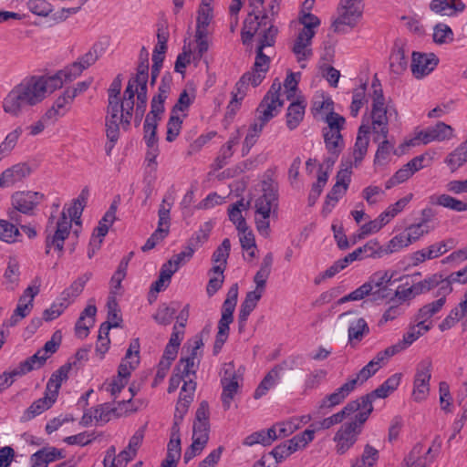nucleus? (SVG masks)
I'll return each mask as SVG.
<instances>
[{
	"label": "nucleus",
	"instance_id": "f257e3e1",
	"mask_svg": "<svg viewBox=\"0 0 467 467\" xmlns=\"http://www.w3.org/2000/svg\"><path fill=\"white\" fill-rule=\"evenodd\" d=\"M89 196L88 188H84L72 205L64 208L60 215L56 218L51 215L46 226V254H49L51 249H54L59 255L63 254L65 240L68 237L72 223H80V216L87 205Z\"/></svg>",
	"mask_w": 467,
	"mask_h": 467
},
{
	"label": "nucleus",
	"instance_id": "f03ea898",
	"mask_svg": "<svg viewBox=\"0 0 467 467\" xmlns=\"http://www.w3.org/2000/svg\"><path fill=\"white\" fill-rule=\"evenodd\" d=\"M400 353L399 347L395 344L386 348L384 350L379 351L376 356L363 367L354 377L349 379L341 387L337 389L333 393L327 395L320 403V408L331 409L342 403L347 397L356 389L358 384H362L370 377L375 375L377 371L386 365L388 361L396 354Z\"/></svg>",
	"mask_w": 467,
	"mask_h": 467
},
{
	"label": "nucleus",
	"instance_id": "7ed1b4c3",
	"mask_svg": "<svg viewBox=\"0 0 467 467\" xmlns=\"http://www.w3.org/2000/svg\"><path fill=\"white\" fill-rule=\"evenodd\" d=\"M278 201V184L274 178V171L268 170L262 181V194L254 202L256 230L265 237L269 235L270 217L277 216Z\"/></svg>",
	"mask_w": 467,
	"mask_h": 467
},
{
	"label": "nucleus",
	"instance_id": "20e7f679",
	"mask_svg": "<svg viewBox=\"0 0 467 467\" xmlns=\"http://www.w3.org/2000/svg\"><path fill=\"white\" fill-rule=\"evenodd\" d=\"M391 117L387 111H371V123L363 121L359 126L355 146H368L370 140L377 146L389 144V120Z\"/></svg>",
	"mask_w": 467,
	"mask_h": 467
},
{
	"label": "nucleus",
	"instance_id": "39448f33",
	"mask_svg": "<svg viewBox=\"0 0 467 467\" xmlns=\"http://www.w3.org/2000/svg\"><path fill=\"white\" fill-rule=\"evenodd\" d=\"M209 405L207 401L203 400L195 413V420L192 427V442L183 455L185 463H188L192 459L199 455L205 448L209 441Z\"/></svg>",
	"mask_w": 467,
	"mask_h": 467
},
{
	"label": "nucleus",
	"instance_id": "423d86ee",
	"mask_svg": "<svg viewBox=\"0 0 467 467\" xmlns=\"http://www.w3.org/2000/svg\"><path fill=\"white\" fill-rule=\"evenodd\" d=\"M363 0H340L337 14L333 21L332 28L336 33H345V26L353 28L363 14Z\"/></svg>",
	"mask_w": 467,
	"mask_h": 467
},
{
	"label": "nucleus",
	"instance_id": "0eeeda50",
	"mask_svg": "<svg viewBox=\"0 0 467 467\" xmlns=\"http://www.w3.org/2000/svg\"><path fill=\"white\" fill-rule=\"evenodd\" d=\"M453 137V129L441 121L426 130L416 129L413 137L405 140L400 146H418L420 144H428L432 141L442 142Z\"/></svg>",
	"mask_w": 467,
	"mask_h": 467
},
{
	"label": "nucleus",
	"instance_id": "6e6552de",
	"mask_svg": "<svg viewBox=\"0 0 467 467\" xmlns=\"http://www.w3.org/2000/svg\"><path fill=\"white\" fill-rule=\"evenodd\" d=\"M441 439L435 437L432 444L425 448L423 444L417 443L404 458L400 467H429L434 461L441 449Z\"/></svg>",
	"mask_w": 467,
	"mask_h": 467
},
{
	"label": "nucleus",
	"instance_id": "1a4fd4ad",
	"mask_svg": "<svg viewBox=\"0 0 467 467\" xmlns=\"http://www.w3.org/2000/svg\"><path fill=\"white\" fill-rule=\"evenodd\" d=\"M280 91L281 83L277 80L274 81L256 109L257 117L255 121L265 126L277 114L283 107V100L280 99Z\"/></svg>",
	"mask_w": 467,
	"mask_h": 467
},
{
	"label": "nucleus",
	"instance_id": "9d476101",
	"mask_svg": "<svg viewBox=\"0 0 467 467\" xmlns=\"http://www.w3.org/2000/svg\"><path fill=\"white\" fill-rule=\"evenodd\" d=\"M431 370L432 361L430 358H426L417 364L412 389V398L415 401H422L429 396Z\"/></svg>",
	"mask_w": 467,
	"mask_h": 467
},
{
	"label": "nucleus",
	"instance_id": "9b49d317",
	"mask_svg": "<svg viewBox=\"0 0 467 467\" xmlns=\"http://www.w3.org/2000/svg\"><path fill=\"white\" fill-rule=\"evenodd\" d=\"M364 423L365 422H360L358 411L353 421L345 423L340 427L334 437V441L337 443L336 450L337 453L344 454L354 445L358 440V436L361 432Z\"/></svg>",
	"mask_w": 467,
	"mask_h": 467
},
{
	"label": "nucleus",
	"instance_id": "f8f14e48",
	"mask_svg": "<svg viewBox=\"0 0 467 467\" xmlns=\"http://www.w3.org/2000/svg\"><path fill=\"white\" fill-rule=\"evenodd\" d=\"M221 384L223 387L222 403L223 409L227 410L230 409L231 403L239 389V376L236 374L232 362L224 365Z\"/></svg>",
	"mask_w": 467,
	"mask_h": 467
},
{
	"label": "nucleus",
	"instance_id": "ddd939ff",
	"mask_svg": "<svg viewBox=\"0 0 467 467\" xmlns=\"http://www.w3.org/2000/svg\"><path fill=\"white\" fill-rule=\"evenodd\" d=\"M325 122L327 124L323 129V137L326 146H340L344 144L343 137L340 133L345 125V118L338 113H329L325 117Z\"/></svg>",
	"mask_w": 467,
	"mask_h": 467
},
{
	"label": "nucleus",
	"instance_id": "4468645a",
	"mask_svg": "<svg viewBox=\"0 0 467 467\" xmlns=\"http://www.w3.org/2000/svg\"><path fill=\"white\" fill-rule=\"evenodd\" d=\"M130 400H121L117 405L112 406L110 403L100 404L94 409V420L98 425H103L113 418H119L126 415L132 409L129 408Z\"/></svg>",
	"mask_w": 467,
	"mask_h": 467
},
{
	"label": "nucleus",
	"instance_id": "2eb2a0df",
	"mask_svg": "<svg viewBox=\"0 0 467 467\" xmlns=\"http://www.w3.org/2000/svg\"><path fill=\"white\" fill-rule=\"evenodd\" d=\"M17 85L20 89H22V92L31 107L42 102L47 97L45 86L43 81L38 78V76L25 78Z\"/></svg>",
	"mask_w": 467,
	"mask_h": 467
},
{
	"label": "nucleus",
	"instance_id": "dca6fc26",
	"mask_svg": "<svg viewBox=\"0 0 467 467\" xmlns=\"http://www.w3.org/2000/svg\"><path fill=\"white\" fill-rule=\"evenodd\" d=\"M29 108H31V106L18 85H16L3 100L4 111L14 117L19 116Z\"/></svg>",
	"mask_w": 467,
	"mask_h": 467
},
{
	"label": "nucleus",
	"instance_id": "f3484780",
	"mask_svg": "<svg viewBox=\"0 0 467 467\" xmlns=\"http://www.w3.org/2000/svg\"><path fill=\"white\" fill-rule=\"evenodd\" d=\"M269 20L268 13H264L263 15L248 13L246 18L244 21L241 31V39L243 45H251L254 35L263 26H266Z\"/></svg>",
	"mask_w": 467,
	"mask_h": 467
},
{
	"label": "nucleus",
	"instance_id": "a211bd4d",
	"mask_svg": "<svg viewBox=\"0 0 467 467\" xmlns=\"http://www.w3.org/2000/svg\"><path fill=\"white\" fill-rule=\"evenodd\" d=\"M439 63V59L433 53H412L411 72L416 78H422L432 72Z\"/></svg>",
	"mask_w": 467,
	"mask_h": 467
},
{
	"label": "nucleus",
	"instance_id": "6ab92c4d",
	"mask_svg": "<svg viewBox=\"0 0 467 467\" xmlns=\"http://www.w3.org/2000/svg\"><path fill=\"white\" fill-rule=\"evenodd\" d=\"M196 383L192 380H186L182 387V391L177 401L174 412V420L172 426L180 427L185 414L187 413L190 404L193 400Z\"/></svg>",
	"mask_w": 467,
	"mask_h": 467
},
{
	"label": "nucleus",
	"instance_id": "aec40b11",
	"mask_svg": "<svg viewBox=\"0 0 467 467\" xmlns=\"http://www.w3.org/2000/svg\"><path fill=\"white\" fill-rule=\"evenodd\" d=\"M44 199V194L38 192H16L12 197L13 207L22 213H30Z\"/></svg>",
	"mask_w": 467,
	"mask_h": 467
},
{
	"label": "nucleus",
	"instance_id": "412c9836",
	"mask_svg": "<svg viewBox=\"0 0 467 467\" xmlns=\"http://www.w3.org/2000/svg\"><path fill=\"white\" fill-rule=\"evenodd\" d=\"M393 277L394 273L389 271H378L369 276L365 284L370 287V294L374 296V299L388 296V285H390Z\"/></svg>",
	"mask_w": 467,
	"mask_h": 467
},
{
	"label": "nucleus",
	"instance_id": "4be33fe9",
	"mask_svg": "<svg viewBox=\"0 0 467 467\" xmlns=\"http://www.w3.org/2000/svg\"><path fill=\"white\" fill-rule=\"evenodd\" d=\"M420 293L424 294L434 288H438L436 296H448L452 291V286H450V280L441 274H434L426 277L420 282L417 283Z\"/></svg>",
	"mask_w": 467,
	"mask_h": 467
},
{
	"label": "nucleus",
	"instance_id": "5701e85b",
	"mask_svg": "<svg viewBox=\"0 0 467 467\" xmlns=\"http://www.w3.org/2000/svg\"><path fill=\"white\" fill-rule=\"evenodd\" d=\"M171 83L172 78L171 74H164L158 88V93L151 99L150 114L159 117L163 113L164 102L171 91Z\"/></svg>",
	"mask_w": 467,
	"mask_h": 467
},
{
	"label": "nucleus",
	"instance_id": "b1692460",
	"mask_svg": "<svg viewBox=\"0 0 467 467\" xmlns=\"http://www.w3.org/2000/svg\"><path fill=\"white\" fill-rule=\"evenodd\" d=\"M390 393H392L391 390L386 389L384 385H380L375 390L372 392L360 397L359 399L356 400L355 401H358L359 405V419L360 422H365L370 413L373 410L372 401L377 399H384L387 398Z\"/></svg>",
	"mask_w": 467,
	"mask_h": 467
},
{
	"label": "nucleus",
	"instance_id": "393cba45",
	"mask_svg": "<svg viewBox=\"0 0 467 467\" xmlns=\"http://www.w3.org/2000/svg\"><path fill=\"white\" fill-rule=\"evenodd\" d=\"M359 410L358 401H349L340 411L327 417L320 421L312 423L310 427H314L317 431L327 430L330 427L342 422V420L354 412Z\"/></svg>",
	"mask_w": 467,
	"mask_h": 467
},
{
	"label": "nucleus",
	"instance_id": "a878e982",
	"mask_svg": "<svg viewBox=\"0 0 467 467\" xmlns=\"http://www.w3.org/2000/svg\"><path fill=\"white\" fill-rule=\"evenodd\" d=\"M439 298L431 303L426 304L420 307L416 315V321L418 327H422L423 331H429L431 327V325H426V321L438 314L446 303L447 296H438Z\"/></svg>",
	"mask_w": 467,
	"mask_h": 467
},
{
	"label": "nucleus",
	"instance_id": "bb28decb",
	"mask_svg": "<svg viewBox=\"0 0 467 467\" xmlns=\"http://www.w3.org/2000/svg\"><path fill=\"white\" fill-rule=\"evenodd\" d=\"M120 203V196L116 195L109 208V210L105 213L103 217L99 222L98 227L95 229V234L99 237L98 240V247L101 245L102 239L106 236L109 232V227L116 221V212Z\"/></svg>",
	"mask_w": 467,
	"mask_h": 467
},
{
	"label": "nucleus",
	"instance_id": "cd10ccee",
	"mask_svg": "<svg viewBox=\"0 0 467 467\" xmlns=\"http://www.w3.org/2000/svg\"><path fill=\"white\" fill-rule=\"evenodd\" d=\"M30 168L26 163H18L6 169L0 174V187H9L21 182L30 174Z\"/></svg>",
	"mask_w": 467,
	"mask_h": 467
},
{
	"label": "nucleus",
	"instance_id": "c85d7f7f",
	"mask_svg": "<svg viewBox=\"0 0 467 467\" xmlns=\"http://www.w3.org/2000/svg\"><path fill=\"white\" fill-rule=\"evenodd\" d=\"M99 45L95 44L86 54L80 57L78 61L67 66L69 68L68 74L77 78L85 69L93 65L99 59Z\"/></svg>",
	"mask_w": 467,
	"mask_h": 467
},
{
	"label": "nucleus",
	"instance_id": "c756f323",
	"mask_svg": "<svg viewBox=\"0 0 467 467\" xmlns=\"http://www.w3.org/2000/svg\"><path fill=\"white\" fill-rule=\"evenodd\" d=\"M430 9L441 16H453L463 12L465 5L462 0H432Z\"/></svg>",
	"mask_w": 467,
	"mask_h": 467
},
{
	"label": "nucleus",
	"instance_id": "7c9ffc66",
	"mask_svg": "<svg viewBox=\"0 0 467 467\" xmlns=\"http://www.w3.org/2000/svg\"><path fill=\"white\" fill-rule=\"evenodd\" d=\"M262 296L263 294L255 291H250L246 294L244 300L241 304L238 315L239 332L244 331L248 317L256 307Z\"/></svg>",
	"mask_w": 467,
	"mask_h": 467
},
{
	"label": "nucleus",
	"instance_id": "2f4dec72",
	"mask_svg": "<svg viewBox=\"0 0 467 467\" xmlns=\"http://www.w3.org/2000/svg\"><path fill=\"white\" fill-rule=\"evenodd\" d=\"M57 400L54 394L45 391V396L34 401L23 413L21 417L22 421H28L36 416L40 415L45 410H48Z\"/></svg>",
	"mask_w": 467,
	"mask_h": 467
},
{
	"label": "nucleus",
	"instance_id": "473e14b6",
	"mask_svg": "<svg viewBox=\"0 0 467 467\" xmlns=\"http://www.w3.org/2000/svg\"><path fill=\"white\" fill-rule=\"evenodd\" d=\"M68 67H66L64 69L59 70L53 76H38V78L43 81L45 86L46 95L62 88L64 83L71 82L76 79L75 77H71L68 74Z\"/></svg>",
	"mask_w": 467,
	"mask_h": 467
},
{
	"label": "nucleus",
	"instance_id": "72a5a7b5",
	"mask_svg": "<svg viewBox=\"0 0 467 467\" xmlns=\"http://www.w3.org/2000/svg\"><path fill=\"white\" fill-rule=\"evenodd\" d=\"M313 37L314 36H310L306 33H298L292 47V51L296 55L298 62L309 59L313 56V51L310 47Z\"/></svg>",
	"mask_w": 467,
	"mask_h": 467
},
{
	"label": "nucleus",
	"instance_id": "f704fd0d",
	"mask_svg": "<svg viewBox=\"0 0 467 467\" xmlns=\"http://www.w3.org/2000/svg\"><path fill=\"white\" fill-rule=\"evenodd\" d=\"M306 105L304 99H297L288 106L285 114V124L290 130L296 129L304 119Z\"/></svg>",
	"mask_w": 467,
	"mask_h": 467
},
{
	"label": "nucleus",
	"instance_id": "c9c22d12",
	"mask_svg": "<svg viewBox=\"0 0 467 467\" xmlns=\"http://www.w3.org/2000/svg\"><path fill=\"white\" fill-rule=\"evenodd\" d=\"M260 84V82L254 83V81L253 80V77L249 73H244L238 80V82L235 84L236 92L233 93V99L230 101L228 109L231 110H234V109L238 108L240 101L246 95L248 87L250 85L253 87H257Z\"/></svg>",
	"mask_w": 467,
	"mask_h": 467
},
{
	"label": "nucleus",
	"instance_id": "e433bc0d",
	"mask_svg": "<svg viewBox=\"0 0 467 467\" xmlns=\"http://www.w3.org/2000/svg\"><path fill=\"white\" fill-rule=\"evenodd\" d=\"M270 67V57L264 54V49L256 48V57L251 71H248L254 83L260 82L265 78V75Z\"/></svg>",
	"mask_w": 467,
	"mask_h": 467
},
{
	"label": "nucleus",
	"instance_id": "4c0bfd02",
	"mask_svg": "<svg viewBox=\"0 0 467 467\" xmlns=\"http://www.w3.org/2000/svg\"><path fill=\"white\" fill-rule=\"evenodd\" d=\"M71 363H67L61 366L57 370H56L48 379L46 387V390L54 394V397L57 398L59 389L62 385L63 381H66L68 379V373L71 369Z\"/></svg>",
	"mask_w": 467,
	"mask_h": 467
},
{
	"label": "nucleus",
	"instance_id": "58836bf2",
	"mask_svg": "<svg viewBox=\"0 0 467 467\" xmlns=\"http://www.w3.org/2000/svg\"><path fill=\"white\" fill-rule=\"evenodd\" d=\"M73 98L67 97V91L59 96L54 102L53 106L46 112V118H51L54 121L64 116L69 109Z\"/></svg>",
	"mask_w": 467,
	"mask_h": 467
},
{
	"label": "nucleus",
	"instance_id": "ea45409f",
	"mask_svg": "<svg viewBox=\"0 0 467 467\" xmlns=\"http://www.w3.org/2000/svg\"><path fill=\"white\" fill-rule=\"evenodd\" d=\"M129 261L127 259H122L113 274L111 279H110V290L109 297L116 298L118 296L122 295V285L121 282L125 278L127 274V268H128Z\"/></svg>",
	"mask_w": 467,
	"mask_h": 467
},
{
	"label": "nucleus",
	"instance_id": "a19ab883",
	"mask_svg": "<svg viewBox=\"0 0 467 467\" xmlns=\"http://www.w3.org/2000/svg\"><path fill=\"white\" fill-rule=\"evenodd\" d=\"M408 67V60L405 56V51L402 47L394 46L389 56V67L390 70L397 75L403 73Z\"/></svg>",
	"mask_w": 467,
	"mask_h": 467
},
{
	"label": "nucleus",
	"instance_id": "79ce46f5",
	"mask_svg": "<svg viewBox=\"0 0 467 467\" xmlns=\"http://www.w3.org/2000/svg\"><path fill=\"white\" fill-rule=\"evenodd\" d=\"M278 34V28L274 26L272 19L268 21L266 26H263L258 32V46L257 48L264 49L267 47H273L275 43V38Z\"/></svg>",
	"mask_w": 467,
	"mask_h": 467
},
{
	"label": "nucleus",
	"instance_id": "37998d69",
	"mask_svg": "<svg viewBox=\"0 0 467 467\" xmlns=\"http://www.w3.org/2000/svg\"><path fill=\"white\" fill-rule=\"evenodd\" d=\"M233 321V318L221 316V318L218 322V331L213 344L214 355L218 354L221 351L223 344L226 342L229 337L230 324Z\"/></svg>",
	"mask_w": 467,
	"mask_h": 467
},
{
	"label": "nucleus",
	"instance_id": "c03bdc74",
	"mask_svg": "<svg viewBox=\"0 0 467 467\" xmlns=\"http://www.w3.org/2000/svg\"><path fill=\"white\" fill-rule=\"evenodd\" d=\"M92 274L89 272L85 273L74 281L62 294L70 304L82 293L86 283L91 278Z\"/></svg>",
	"mask_w": 467,
	"mask_h": 467
},
{
	"label": "nucleus",
	"instance_id": "a18cd8bd",
	"mask_svg": "<svg viewBox=\"0 0 467 467\" xmlns=\"http://www.w3.org/2000/svg\"><path fill=\"white\" fill-rule=\"evenodd\" d=\"M348 333L349 342H359L369 333V327L367 321L363 317H359L350 323Z\"/></svg>",
	"mask_w": 467,
	"mask_h": 467
},
{
	"label": "nucleus",
	"instance_id": "49530a36",
	"mask_svg": "<svg viewBox=\"0 0 467 467\" xmlns=\"http://www.w3.org/2000/svg\"><path fill=\"white\" fill-rule=\"evenodd\" d=\"M372 88L373 95L371 111H387L389 112V116L394 115L395 117H397L396 109L385 105V99L381 88V85L378 84V86H375V82H372Z\"/></svg>",
	"mask_w": 467,
	"mask_h": 467
},
{
	"label": "nucleus",
	"instance_id": "de8ad7c7",
	"mask_svg": "<svg viewBox=\"0 0 467 467\" xmlns=\"http://www.w3.org/2000/svg\"><path fill=\"white\" fill-rule=\"evenodd\" d=\"M248 202L244 203V200H240L232 204L228 209L230 221L236 226L237 230H244L247 226L245 219L242 214V210L247 209Z\"/></svg>",
	"mask_w": 467,
	"mask_h": 467
},
{
	"label": "nucleus",
	"instance_id": "09e8293b",
	"mask_svg": "<svg viewBox=\"0 0 467 467\" xmlns=\"http://www.w3.org/2000/svg\"><path fill=\"white\" fill-rule=\"evenodd\" d=\"M432 203L441 205L442 207L451 209L456 212L467 211V203L455 199L448 194H441L435 198H432Z\"/></svg>",
	"mask_w": 467,
	"mask_h": 467
},
{
	"label": "nucleus",
	"instance_id": "8fccbe9b",
	"mask_svg": "<svg viewBox=\"0 0 467 467\" xmlns=\"http://www.w3.org/2000/svg\"><path fill=\"white\" fill-rule=\"evenodd\" d=\"M280 379V377L276 373V370L272 368L263 379L259 386L256 388L254 398L258 400L262 398L266 392L272 389L277 381Z\"/></svg>",
	"mask_w": 467,
	"mask_h": 467
},
{
	"label": "nucleus",
	"instance_id": "3c124183",
	"mask_svg": "<svg viewBox=\"0 0 467 467\" xmlns=\"http://www.w3.org/2000/svg\"><path fill=\"white\" fill-rule=\"evenodd\" d=\"M199 361L192 360V358H182L179 364L175 368V371H178L184 377V382L186 380L194 381V376Z\"/></svg>",
	"mask_w": 467,
	"mask_h": 467
},
{
	"label": "nucleus",
	"instance_id": "603ef678",
	"mask_svg": "<svg viewBox=\"0 0 467 467\" xmlns=\"http://www.w3.org/2000/svg\"><path fill=\"white\" fill-rule=\"evenodd\" d=\"M19 236L20 233L16 225L0 219V240L11 244L18 241Z\"/></svg>",
	"mask_w": 467,
	"mask_h": 467
},
{
	"label": "nucleus",
	"instance_id": "864d4df0",
	"mask_svg": "<svg viewBox=\"0 0 467 467\" xmlns=\"http://www.w3.org/2000/svg\"><path fill=\"white\" fill-rule=\"evenodd\" d=\"M467 162V148H456L445 159V163L453 172Z\"/></svg>",
	"mask_w": 467,
	"mask_h": 467
},
{
	"label": "nucleus",
	"instance_id": "5fc2aeb1",
	"mask_svg": "<svg viewBox=\"0 0 467 467\" xmlns=\"http://www.w3.org/2000/svg\"><path fill=\"white\" fill-rule=\"evenodd\" d=\"M427 331L422 330V327H418V323L412 326L403 335L401 340L398 341L395 345L399 347L400 351H403L408 348L414 341H416L421 335Z\"/></svg>",
	"mask_w": 467,
	"mask_h": 467
},
{
	"label": "nucleus",
	"instance_id": "6e6d98bb",
	"mask_svg": "<svg viewBox=\"0 0 467 467\" xmlns=\"http://www.w3.org/2000/svg\"><path fill=\"white\" fill-rule=\"evenodd\" d=\"M211 227L208 223L204 227H201L196 231L187 242V246L195 252L200 248L209 238Z\"/></svg>",
	"mask_w": 467,
	"mask_h": 467
},
{
	"label": "nucleus",
	"instance_id": "4d7b16f0",
	"mask_svg": "<svg viewBox=\"0 0 467 467\" xmlns=\"http://www.w3.org/2000/svg\"><path fill=\"white\" fill-rule=\"evenodd\" d=\"M413 197L412 193H409L405 197L400 199L395 203L389 205L382 213V219H387L389 223L392 218L403 211Z\"/></svg>",
	"mask_w": 467,
	"mask_h": 467
},
{
	"label": "nucleus",
	"instance_id": "13d9d810",
	"mask_svg": "<svg viewBox=\"0 0 467 467\" xmlns=\"http://www.w3.org/2000/svg\"><path fill=\"white\" fill-rule=\"evenodd\" d=\"M366 84H362L353 91L352 101L349 107L350 114L353 117L358 116L360 109L366 100Z\"/></svg>",
	"mask_w": 467,
	"mask_h": 467
},
{
	"label": "nucleus",
	"instance_id": "bf43d9fd",
	"mask_svg": "<svg viewBox=\"0 0 467 467\" xmlns=\"http://www.w3.org/2000/svg\"><path fill=\"white\" fill-rule=\"evenodd\" d=\"M176 312V307L162 304L158 307L153 319L160 325L167 326L171 324Z\"/></svg>",
	"mask_w": 467,
	"mask_h": 467
},
{
	"label": "nucleus",
	"instance_id": "052dcab7",
	"mask_svg": "<svg viewBox=\"0 0 467 467\" xmlns=\"http://www.w3.org/2000/svg\"><path fill=\"white\" fill-rule=\"evenodd\" d=\"M410 237L407 236V234L404 232L400 234L394 236L384 247L385 254H393L398 252L399 250L407 247L410 244Z\"/></svg>",
	"mask_w": 467,
	"mask_h": 467
},
{
	"label": "nucleus",
	"instance_id": "680f3d73",
	"mask_svg": "<svg viewBox=\"0 0 467 467\" xmlns=\"http://www.w3.org/2000/svg\"><path fill=\"white\" fill-rule=\"evenodd\" d=\"M32 308L33 304L28 303L27 301H21L19 298L18 304L8 320V325L10 327L16 326L21 319L29 315Z\"/></svg>",
	"mask_w": 467,
	"mask_h": 467
},
{
	"label": "nucleus",
	"instance_id": "e2e57ef3",
	"mask_svg": "<svg viewBox=\"0 0 467 467\" xmlns=\"http://www.w3.org/2000/svg\"><path fill=\"white\" fill-rule=\"evenodd\" d=\"M299 22L304 26V27L299 32L306 33L315 36L316 28L320 25V19L317 16L311 13H304L299 17Z\"/></svg>",
	"mask_w": 467,
	"mask_h": 467
},
{
	"label": "nucleus",
	"instance_id": "0e129e2a",
	"mask_svg": "<svg viewBox=\"0 0 467 467\" xmlns=\"http://www.w3.org/2000/svg\"><path fill=\"white\" fill-rule=\"evenodd\" d=\"M157 119L154 115L149 114L144 122V139L148 146H151L156 142Z\"/></svg>",
	"mask_w": 467,
	"mask_h": 467
},
{
	"label": "nucleus",
	"instance_id": "69168bd1",
	"mask_svg": "<svg viewBox=\"0 0 467 467\" xmlns=\"http://www.w3.org/2000/svg\"><path fill=\"white\" fill-rule=\"evenodd\" d=\"M414 174L409 163L403 165L395 174L386 182V189H390L393 186L406 182Z\"/></svg>",
	"mask_w": 467,
	"mask_h": 467
},
{
	"label": "nucleus",
	"instance_id": "338daca9",
	"mask_svg": "<svg viewBox=\"0 0 467 467\" xmlns=\"http://www.w3.org/2000/svg\"><path fill=\"white\" fill-rule=\"evenodd\" d=\"M429 232L430 227L428 225L427 220H423L419 223L412 224L405 230V233L407 234V236L410 237L411 244L419 240L421 236L428 234Z\"/></svg>",
	"mask_w": 467,
	"mask_h": 467
},
{
	"label": "nucleus",
	"instance_id": "774afa93",
	"mask_svg": "<svg viewBox=\"0 0 467 467\" xmlns=\"http://www.w3.org/2000/svg\"><path fill=\"white\" fill-rule=\"evenodd\" d=\"M327 371L324 369L314 370L309 373L304 382V392L317 389L325 379Z\"/></svg>",
	"mask_w": 467,
	"mask_h": 467
}]
</instances>
